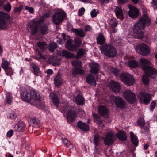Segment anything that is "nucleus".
<instances>
[{
	"mask_svg": "<svg viewBox=\"0 0 157 157\" xmlns=\"http://www.w3.org/2000/svg\"><path fill=\"white\" fill-rule=\"evenodd\" d=\"M140 64L144 71L142 82L146 85L149 83V77L155 78L157 74L156 70L153 68L151 62L148 59L142 58L140 59Z\"/></svg>",
	"mask_w": 157,
	"mask_h": 157,
	"instance_id": "f257e3e1",
	"label": "nucleus"
},
{
	"mask_svg": "<svg viewBox=\"0 0 157 157\" xmlns=\"http://www.w3.org/2000/svg\"><path fill=\"white\" fill-rule=\"evenodd\" d=\"M151 21L146 14H144L142 18L140 19L138 22L136 23L134 26L133 29L134 37L136 38H142L144 36L142 31L145 25H149Z\"/></svg>",
	"mask_w": 157,
	"mask_h": 157,
	"instance_id": "f03ea898",
	"label": "nucleus"
},
{
	"mask_svg": "<svg viewBox=\"0 0 157 157\" xmlns=\"http://www.w3.org/2000/svg\"><path fill=\"white\" fill-rule=\"evenodd\" d=\"M22 99L26 102L39 100L40 98L39 93L33 89H25L21 92Z\"/></svg>",
	"mask_w": 157,
	"mask_h": 157,
	"instance_id": "7ed1b4c3",
	"label": "nucleus"
},
{
	"mask_svg": "<svg viewBox=\"0 0 157 157\" xmlns=\"http://www.w3.org/2000/svg\"><path fill=\"white\" fill-rule=\"evenodd\" d=\"M75 108L71 107L69 105H67L61 108V112L63 113L66 114L68 122L74 121L76 117V114L75 111Z\"/></svg>",
	"mask_w": 157,
	"mask_h": 157,
	"instance_id": "20e7f679",
	"label": "nucleus"
},
{
	"mask_svg": "<svg viewBox=\"0 0 157 157\" xmlns=\"http://www.w3.org/2000/svg\"><path fill=\"white\" fill-rule=\"evenodd\" d=\"M102 53L109 57L115 56L117 54L116 49L110 44H107L100 47Z\"/></svg>",
	"mask_w": 157,
	"mask_h": 157,
	"instance_id": "39448f33",
	"label": "nucleus"
},
{
	"mask_svg": "<svg viewBox=\"0 0 157 157\" xmlns=\"http://www.w3.org/2000/svg\"><path fill=\"white\" fill-rule=\"evenodd\" d=\"M10 16L7 13L0 12V29L6 30L8 28V20Z\"/></svg>",
	"mask_w": 157,
	"mask_h": 157,
	"instance_id": "423d86ee",
	"label": "nucleus"
},
{
	"mask_svg": "<svg viewBox=\"0 0 157 157\" xmlns=\"http://www.w3.org/2000/svg\"><path fill=\"white\" fill-rule=\"evenodd\" d=\"M65 16L66 14L63 11H58L53 15L52 18L53 22L55 25H58L63 21Z\"/></svg>",
	"mask_w": 157,
	"mask_h": 157,
	"instance_id": "0eeeda50",
	"label": "nucleus"
},
{
	"mask_svg": "<svg viewBox=\"0 0 157 157\" xmlns=\"http://www.w3.org/2000/svg\"><path fill=\"white\" fill-rule=\"evenodd\" d=\"M137 52L143 56H146L150 52V48L148 46L144 44L137 45L135 48Z\"/></svg>",
	"mask_w": 157,
	"mask_h": 157,
	"instance_id": "6e6552de",
	"label": "nucleus"
},
{
	"mask_svg": "<svg viewBox=\"0 0 157 157\" xmlns=\"http://www.w3.org/2000/svg\"><path fill=\"white\" fill-rule=\"evenodd\" d=\"M120 79L124 82L129 86L133 85L135 82L134 79L128 73H123L121 74Z\"/></svg>",
	"mask_w": 157,
	"mask_h": 157,
	"instance_id": "1a4fd4ad",
	"label": "nucleus"
},
{
	"mask_svg": "<svg viewBox=\"0 0 157 157\" xmlns=\"http://www.w3.org/2000/svg\"><path fill=\"white\" fill-rule=\"evenodd\" d=\"M74 40L75 45L71 44L70 40L67 41L66 44V47L71 51H74L76 50L82 43L81 40L78 37L75 38Z\"/></svg>",
	"mask_w": 157,
	"mask_h": 157,
	"instance_id": "9d476101",
	"label": "nucleus"
},
{
	"mask_svg": "<svg viewBox=\"0 0 157 157\" xmlns=\"http://www.w3.org/2000/svg\"><path fill=\"white\" fill-rule=\"evenodd\" d=\"M123 95L124 97L128 102L132 103L136 100L135 94L129 90H127L124 91Z\"/></svg>",
	"mask_w": 157,
	"mask_h": 157,
	"instance_id": "9b49d317",
	"label": "nucleus"
},
{
	"mask_svg": "<svg viewBox=\"0 0 157 157\" xmlns=\"http://www.w3.org/2000/svg\"><path fill=\"white\" fill-rule=\"evenodd\" d=\"M138 97L141 103L146 105L150 102L151 99V95L145 92H141L138 95Z\"/></svg>",
	"mask_w": 157,
	"mask_h": 157,
	"instance_id": "f8f14e48",
	"label": "nucleus"
},
{
	"mask_svg": "<svg viewBox=\"0 0 157 157\" xmlns=\"http://www.w3.org/2000/svg\"><path fill=\"white\" fill-rule=\"evenodd\" d=\"M115 137L114 133L111 131L108 132L106 135L104 140L105 144L107 145H109L112 144L115 140Z\"/></svg>",
	"mask_w": 157,
	"mask_h": 157,
	"instance_id": "ddd939ff",
	"label": "nucleus"
},
{
	"mask_svg": "<svg viewBox=\"0 0 157 157\" xmlns=\"http://www.w3.org/2000/svg\"><path fill=\"white\" fill-rule=\"evenodd\" d=\"M128 6L129 9L128 11L129 16L132 18L136 17L138 15V10L136 7L130 5H129Z\"/></svg>",
	"mask_w": 157,
	"mask_h": 157,
	"instance_id": "4468645a",
	"label": "nucleus"
},
{
	"mask_svg": "<svg viewBox=\"0 0 157 157\" xmlns=\"http://www.w3.org/2000/svg\"><path fill=\"white\" fill-rule=\"evenodd\" d=\"M28 29L32 35H34L37 32L36 22L34 21H31L29 23Z\"/></svg>",
	"mask_w": 157,
	"mask_h": 157,
	"instance_id": "2eb2a0df",
	"label": "nucleus"
},
{
	"mask_svg": "<svg viewBox=\"0 0 157 157\" xmlns=\"http://www.w3.org/2000/svg\"><path fill=\"white\" fill-rule=\"evenodd\" d=\"M109 86L113 91L115 92H118L120 90V86L119 84L117 82L113 81H111L109 83Z\"/></svg>",
	"mask_w": 157,
	"mask_h": 157,
	"instance_id": "dca6fc26",
	"label": "nucleus"
},
{
	"mask_svg": "<svg viewBox=\"0 0 157 157\" xmlns=\"http://www.w3.org/2000/svg\"><path fill=\"white\" fill-rule=\"evenodd\" d=\"M116 105L121 109H124L126 105L125 102L120 97H116L115 98Z\"/></svg>",
	"mask_w": 157,
	"mask_h": 157,
	"instance_id": "f3484780",
	"label": "nucleus"
},
{
	"mask_svg": "<svg viewBox=\"0 0 157 157\" xmlns=\"http://www.w3.org/2000/svg\"><path fill=\"white\" fill-rule=\"evenodd\" d=\"M114 12L117 18L122 19L124 18L123 11L121 6H116Z\"/></svg>",
	"mask_w": 157,
	"mask_h": 157,
	"instance_id": "a211bd4d",
	"label": "nucleus"
},
{
	"mask_svg": "<svg viewBox=\"0 0 157 157\" xmlns=\"http://www.w3.org/2000/svg\"><path fill=\"white\" fill-rule=\"evenodd\" d=\"M98 112L101 116H106L108 114V109L105 106H99L98 108Z\"/></svg>",
	"mask_w": 157,
	"mask_h": 157,
	"instance_id": "6ab92c4d",
	"label": "nucleus"
},
{
	"mask_svg": "<svg viewBox=\"0 0 157 157\" xmlns=\"http://www.w3.org/2000/svg\"><path fill=\"white\" fill-rule=\"evenodd\" d=\"M87 82L88 83L91 85L95 86L96 84V81L93 75H88L86 78Z\"/></svg>",
	"mask_w": 157,
	"mask_h": 157,
	"instance_id": "aec40b11",
	"label": "nucleus"
},
{
	"mask_svg": "<svg viewBox=\"0 0 157 157\" xmlns=\"http://www.w3.org/2000/svg\"><path fill=\"white\" fill-rule=\"evenodd\" d=\"M29 122L31 125L35 128H38L40 126V121L33 118H30L29 120Z\"/></svg>",
	"mask_w": 157,
	"mask_h": 157,
	"instance_id": "412c9836",
	"label": "nucleus"
},
{
	"mask_svg": "<svg viewBox=\"0 0 157 157\" xmlns=\"http://www.w3.org/2000/svg\"><path fill=\"white\" fill-rule=\"evenodd\" d=\"M78 127L83 131H87L89 130V127L85 123L79 121L77 124Z\"/></svg>",
	"mask_w": 157,
	"mask_h": 157,
	"instance_id": "4be33fe9",
	"label": "nucleus"
},
{
	"mask_svg": "<svg viewBox=\"0 0 157 157\" xmlns=\"http://www.w3.org/2000/svg\"><path fill=\"white\" fill-rule=\"evenodd\" d=\"M62 79L60 75L57 74L54 78V83L56 86L59 87L62 83Z\"/></svg>",
	"mask_w": 157,
	"mask_h": 157,
	"instance_id": "5701e85b",
	"label": "nucleus"
},
{
	"mask_svg": "<svg viewBox=\"0 0 157 157\" xmlns=\"http://www.w3.org/2000/svg\"><path fill=\"white\" fill-rule=\"evenodd\" d=\"M91 68L90 72L95 74L98 72L100 67L98 64L93 63L91 65Z\"/></svg>",
	"mask_w": 157,
	"mask_h": 157,
	"instance_id": "b1692460",
	"label": "nucleus"
},
{
	"mask_svg": "<svg viewBox=\"0 0 157 157\" xmlns=\"http://www.w3.org/2000/svg\"><path fill=\"white\" fill-rule=\"evenodd\" d=\"M116 136L120 140H125L127 139L125 132L123 131H121L117 133Z\"/></svg>",
	"mask_w": 157,
	"mask_h": 157,
	"instance_id": "393cba45",
	"label": "nucleus"
},
{
	"mask_svg": "<svg viewBox=\"0 0 157 157\" xmlns=\"http://www.w3.org/2000/svg\"><path fill=\"white\" fill-rule=\"evenodd\" d=\"M105 39L104 35L101 34H99L97 37V43L99 44H103L105 41Z\"/></svg>",
	"mask_w": 157,
	"mask_h": 157,
	"instance_id": "a878e982",
	"label": "nucleus"
},
{
	"mask_svg": "<svg viewBox=\"0 0 157 157\" xmlns=\"http://www.w3.org/2000/svg\"><path fill=\"white\" fill-rule=\"evenodd\" d=\"M130 134L132 143L135 145H137L138 143V140L136 136L132 131L130 132Z\"/></svg>",
	"mask_w": 157,
	"mask_h": 157,
	"instance_id": "bb28decb",
	"label": "nucleus"
},
{
	"mask_svg": "<svg viewBox=\"0 0 157 157\" xmlns=\"http://www.w3.org/2000/svg\"><path fill=\"white\" fill-rule=\"evenodd\" d=\"M75 101L79 105H82L84 103V98L80 95H78L76 97Z\"/></svg>",
	"mask_w": 157,
	"mask_h": 157,
	"instance_id": "cd10ccee",
	"label": "nucleus"
},
{
	"mask_svg": "<svg viewBox=\"0 0 157 157\" xmlns=\"http://www.w3.org/2000/svg\"><path fill=\"white\" fill-rule=\"evenodd\" d=\"M50 96L52 99V100L54 104L57 107L59 104V103L58 98L57 96L53 93H51Z\"/></svg>",
	"mask_w": 157,
	"mask_h": 157,
	"instance_id": "c85d7f7f",
	"label": "nucleus"
},
{
	"mask_svg": "<svg viewBox=\"0 0 157 157\" xmlns=\"http://www.w3.org/2000/svg\"><path fill=\"white\" fill-rule=\"evenodd\" d=\"M6 101L7 103L10 104L13 102V97L12 96L11 94L7 92L6 93Z\"/></svg>",
	"mask_w": 157,
	"mask_h": 157,
	"instance_id": "c756f323",
	"label": "nucleus"
},
{
	"mask_svg": "<svg viewBox=\"0 0 157 157\" xmlns=\"http://www.w3.org/2000/svg\"><path fill=\"white\" fill-rule=\"evenodd\" d=\"M25 127V125L23 123H20L16 125L14 127V129L16 131L21 132L23 131Z\"/></svg>",
	"mask_w": 157,
	"mask_h": 157,
	"instance_id": "7c9ffc66",
	"label": "nucleus"
},
{
	"mask_svg": "<svg viewBox=\"0 0 157 157\" xmlns=\"http://www.w3.org/2000/svg\"><path fill=\"white\" fill-rule=\"evenodd\" d=\"M30 67L33 73L36 75H37L40 72L39 68L34 63H31L30 65Z\"/></svg>",
	"mask_w": 157,
	"mask_h": 157,
	"instance_id": "2f4dec72",
	"label": "nucleus"
},
{
	"mask_svg": "<svg viewBox=\"0 0 157 157\" xmlns=\"http://www.w3.org/2000/svg\"><path fill=\"white\" fill-rule=\"evenodd\" d=\"M74 31L76 34L81 37H83L85 36V33L83 30L81 29H74Z\"/></svg>",
	"mask_w": 157,
	"mask_h": 157,
	"instance_id": "473e14b6",
	"label": "nucleus"
},
{
	"mask_svg": "<svg viewBox=\"0 0 157 157\" xmlns=\"http://www.w3.org/2000/svg\"><path fill=\"white\" fill-rule=\"evenodd\" d=\"M61 54L63 56H64L67 58H71L73 56V55L66 50H63L61 52Z\"/></svg>",
	"mask_w": 157,
	"mask_h": 157,
	"instance_id": "72a5a7b5",
	"label": "nucleus"
},
{
	"mask_svg": "<svg viewBox=\"0 0 157 157\" xmlns=\"http://www.w3.org/2000/svg\"><path fill=\"white\" fill-rule=\"evenodd\" d=\"M93 115L94 118V121L95 122L99 125L102 124V121L98 115L95 113H93Z\"/></svg>",
	"mask_w": 157,
	"mask_h": 157,
	"instance_id": "f704fd0d",
	"label": "nucleus"
},
{
	"mask_svg": "<svg viewBox=\"0 0 157 157\" xmlns=\"http://www.w3.org/2000/svg\"><path fill=\"white\" fill-rule=\"evenodd\" d=\"M118 22L117 20L114 18L110 20L109 25L113 28H114L117 26Z\"/></svg>",
	"mask_w": 157,
	"mask_h": 157,
	"instance_id": "c9c22d12",
	"label": "nucleus"
},
{
	"mask_svg": "<svg viewBox=\"0 0 157 157\" xmlns=\"http://www.w3.org/2000/svg\"><path fill=\"white\" fill-rule=\"evenodd\" d=\"M128 65L131 67L135 68L137 67L138 65V62L135 60L129 61L128 63Z\"/></svg>",
	"mask_w": 157,
	"mask_h": 157,
	"instance_id": "e433bc0d",
	"label": "nucleus"
},
{
	"mask_svg": "<svg viewBox=\"0 0 157 157\" xmlns=\"http://www.w3.org/2000/svg\"><path fill=\"white\" fill-rule=\"evenodd\" d=\"M6 74L8 76H11L13 74L14 71L11 67H9L4 70Z\"/></svg>",
	"mask_w": 157,
	"mask_h": 157,
	"instance_id": "4c0bfd02",
	"label": "nucleus"
},
{
	"mask_svg": "<svg viewBox=\"0 0 157 157\" xmlns=\"http://www.w3.org/2000/svg\"><path fill=\"white\" fill-rule=\"evenodd\" d=\"M73 73L75 74L83 75L84 74V71L81 68H75L73 70Z\"/></svg>",
	"mask_w": 157,
	"mask_h": 157,
	"instance_id": "58836bf2",
	"label": "nucleus"
},
{
	"mask_svg": "<svg viewBox=\"0 0 157 157\" xmlns=\"http://www.w3.org/2000/svg\"><path fill=\"white\" fill-rule=\"evenodd\" d=\"M57 45L55 43H52L50 44V45L48 46V50L51 52H52L54 50L57 48Z\"/></svg>",
	"mask_w": 157,
	"mask_h": 157,
	"instance_id": "ea45409f",
	"label": "nucleus"
},
{
	"mask_svg": "<svg viewBox=\"0 0 157 157\" xmlns=\"http://www.w3.org/2000/svg\"><path fill=\"white\" fill-rule=\"evenodd\" d=\"M10 62L7 60H3L1 65L2 67L4 69L8 68L9 67Z\"/></svg>",
	"mask_w": 157,
	"mask_h": 157,
	"instance_id": "a19ab883",
	"label": "nucleus"
},
{
	"mask_svg": "<svg viewBox=\"0 0 157 157\" xmlns=\"http://www.w3.org/2000/svg\"><path fill=\"white\" fill-rule=\"evenodd\" d=\"M37 45L38 46H39L40 48L42 49H44L48 47V45L44 42H38Z\"/></svg>",
	"mask_w": 157,
	"mask_h": 157,
	"instance_id": "79ce46f5",
	"label": "nucleus"
},
{
	"mask_svg": "<svg viewBox=\"0 0 157 157\" xmlns=\"http://www.w3.org/2000/svg\"><path fill=\"white\" fill-rule=\"evenodd\" d=\"M72 64L73 66L76 67H82V62L77 60L73 61Z\"/></svg>",
	"mask_w": 157,
	"mask_h": 157,
	"instance_id": "37998d69",
	"label": "nucleus"
},
{
	"mask_svg": "<svg viewBox=\"0 0 157 157\" xmlns=\"http://www.w3.org/2000/svg\"><path fill=\"white\" fill-rule=\"evenodd\" d=\"M40 30L42 34H45L48 33V27L46 25H43L40 28Z\"/></svg>",
	"mask_w": 157,
	"mask_h": 157,
	"instance_id": "c03bdc74",
	"label": "nucleus"
},
{
	"mask_svg": "<svg viewBox=\"0 0 157 157\" xmlns=\"http://www.w3.org/2000/svg\"><path fill=\"white\" fill-rule=\"evenodd\" d=\"M138 124L140 127H144L145 125V121L144 119L142 117L140 118L138 121Z\"/></svg>",
	"mask_w": 157,
	"mask_h": 157,
	"instance_id": "a18cd8bd",
	"label": "nucleus"
},
{
	"mask_svg": "<svg viewBox=\"0 0 157 157\" xmlns=\"http://www.w3.org/2000/svg\"><path fill=\"white\" fill-rule=\"evenodd\" d=\"M100 136L97 134L95 135L94 140L95 146H97L98 145V142L100 140Z\"/></svg>",
	"mask_w": 157,
	"mask_h": 157,
	"instance_id": "49530a36",
	"label": "nucleus"
},
{
	"mask_svg": "<svg viewBox=\"0 0 157 157\" xmlns=\"http://www.w3.org/2000/svg\"><path fill=\"white\" fill-rule=\"evenodd\" d=\"M11 6L9 3L5 4L4 6V9L7 12H10L11 10Z\"/></svg>",
	"mask_w": 157,
	"mask_h": 157,
	"instance_id": "de8ad7c7",
	"label": "nucleus"
},
{
	"mask_svg": "<svg viewBox=\"0 0 157 157\" xmlns=\"http://www.w3.org/2000/svg\"><path fill=\"white\" fill-rule=\"evenodd\" d=\"M98 13V10L97 9H93L90 12L91 17L92 18L95 17Z\"/></svg>",
	"mask_w": 157,
	"mask_h": 157,
	"instance_id": "09e8293b",
	"label": "nucleus"
},
{
	"mask_svg": "<svg viewBox=\"0 0 157 157\" xmlns=\"http://www.w3.org/2000/svg\"><path fill=\"white\" fill-rule=\"evenodd\" d=\"M85 53V51L82 49H80L77 52L76 58H78L82 56Z\"/></svg>",
	"mask_w": 157,
	"mask_h": 157,
	"instance_id": "8fccbe9b",
	"label": "nucleus"
},
{
	"mask_svg": "<svg viewBox=\"0 0 157 157\" xmlns=\"http://www.w3.org/2000/svg\"><path fill=\"white\" fill-rule=\"evenodd\" d=\"M9 117L10 118L14 119L16 118V115L13 111H11L10 113Z\"/></svg>",
	"mask_w": 157,
	"mask_h": 157,
	"instance_id": "3c124183",
	"label": "nucleus"
},
{
	"mask_svg": "<svg viewBox=\"0 0 157 157\" xmlns=\"http://www.w3.org/2000/svg\"><path fill=\"white\" fill-rule=\"evenodd\" d=\"M85 10L83 7H82L78 10V15L79 16H82L84 13Z\"/></svg>",
	"mask_w": 157,
	"mask_h": 157,
	"instance_id": "603ef678",
	"label": "nucleus"
},
{
	"mask_svg": "<svg viewBox=\"0 0 157 157\" xmlns=\"http://www.w3.org/2000/svg\"><path fill=\"white\" fill-rule=\"evenodd\" d=\"M23 8L22 5H21L19 7L15 8L14 9L13 12L14 13L19 12L21 11Z\"/></svg>",
	"mask_w": 157,
	"mask_h": 157,
	"instance_id": "864d4df0",
	"label": "nucleus"
},
{
	"mask_svg": "<svg viewBox=\"0 0 157 157\" xmlns=\"http://www.w3.org/2000/svg\"><path fill=\"white\" fill-rule=\"evenodd\" d=\"M25 9L26 10H28L31 13H34V10L33 7L25 6Z\"/></svg>",
	"mask_w": 157,
	"mask_h": 157,
	"instance_id": "5fc2aeb1",
	"label": "nucleus"
},
{
	"mask_svg": "<svg viewBox=\"0 0 157 157\" xmlns=\"http://www.w3.org/2000/svg\"><path fill=\"white\" fill-rule=\"evenodd\" d=\"M13 133V130L11 129L9 130L7 132V136L9 138L11 137Z\"/></svg>",
	"mask_w": 157,
	"mask_h": 157,
	"instance_id": "6e6d98bb",
	"label": "nucleus"
},
{
	"mask_svg": "<svg viewBox=\"0 0 157 157\" xmlns=\"http://www.w3.org/2000/svg\"><path fill=\"white\" fill-rule=\"evenodd\" d=\"M111 71L113 73L115 74V75H117L118 73V70L116 68H114L113 67L111 68Z\"/></svg>",
	"mask_w": 157,
	"mask_h": 157,
	"instance_id": "4d7b16f0",
	"label": "nucleus"
},
{
	"mask_svg": "<svg viewBox=\"0 0 157 157\" xmlns=\"http://www.w3.org/2000/svg\"><path fill=\"white\" fill-rule=\"evenodd\" d=\"M156 102L154 101H153L151 102V104L150 105V110L151 111H153L155 107V105H156Z\"/></svg>",
	"mask_w": 157,
	"mask_h": 157,
	"instance_id": "13d9d810",
	"label": "nucleus"
},
{
	"mask_svg": "<svg viewBox=\"0 0 157 157\" xmlns=\"http://www.w3.org/2000/svg\"><path fill=\"white\" fill-rule=\"evenodd\" d=\"M91 27L89 25H86L85 26V31H89L91 30Z\"/></svg>",
	"mask_w": 157,
	"mask_h": 157,
	"instance_id": "bf43d9fd",
	"label": "nucleus"
},
{
	"mask_svg": "<svg viewBox=\"0 0 157 157\" xmlns=\"http://www.w3.org/2000/svg\"><path fill=\"white\" fill-rule=\"evenodd\" d=\"M65 146H67L70 149H72L73 147V145L70 141L69 142H68V143L67 144V145H66Z\"/></svg>",
	"mask_w": 157,
	"mask_h": 157,
	"instance_id": "052dcab7",
	"label": "nucleus"
},
{
	"mask_svg": "<svg viewBox=\"0 0 157 157\" xmlns=\"http://www.w3.org/2000/svg\"><path fill=\"white\" fill-rule=\"evenodd\" d=\"M69 141H68L67 140L63 138L62 139V142L63 143L64 145L65 146L66 145H67V144Z\"/></svg>",
	"mask_w": 157,
	"mask_h": 157,
	"instance_id": "680f3d73",
	"label": "nucleus"
},
{
	"mask_svg": "<svg viewBox=\"0 0 157 157\" xmlns=\"http://www.w3.org/2000/svg\"><path fill=\"white\" fill-rule=\"evenodd\" d=\"M78 114L80 115L83 114L84 113L83 110L82 109H78Z\"/></svg>",
	"mask_w": 157,
	"mask_h": 157,
	"instance_id": "e2e57ef3",
	"label": "nucleus"
},
{
	"mask_svg": "<svg viewBox=\"0 0 157 157\" xmlns=\"http://www.w3.org/2000/svg\"><path fill=\"white\" fill-rule=\"evenodd\" d=\"M53 71L51 69H48L47 71V73L48 75H50L53 73Z\"/></svg>",
	"mask_w": 157,
	"mask_h": 157,
	"instance_id": "0e129e2a",
	"label": "nucleus"
},
{
	"mask_svg": "<svg viewBox=\"0 0 157 157\" xmlns=\"http://www.w3.org/2000/svg\"><path fill=\"white\" fill-rule=\"evenodd\" d=\"M53 64L55 66H59L60 64L59 61L58 60L55 61Z\"/></svg>",
	"mask_w": 157,
	"mask_h": 157,
	"instance_id": "69168bd1",
	"label": "nucleus"
},
{
	"mask_svg": "<svg viewBox=\"0 0 157 157\" xmlns=\"http://www.w3.org/2000/svg\"><path fill=\"white\" fill-rule=\"evenodd\" d=\"M149 147V145L147 144H145L144 146V148L146 150Z\"/></svg>",
	"mask_w": 157,
	"mask_h": 157,
	"instance_id": "338daca9",
	"label": "nucleus"
},
{
	"mask_svg": "<svg viewBox=\"0 0 157 157\" xmlns=\"http://www.w3.org/2000/svg\"><path fill=\"white\" fill-rule=\"evenodd\" d=\"M23 72V70L22 68H21V69L20 71V75H21L22 73Z\"/></svg>",
	"mask_w": 157,
	"mask_h": 157,
	"instance_id": "774afa93",
	"label": "nucleus"
}]
</instances>
